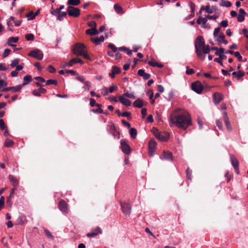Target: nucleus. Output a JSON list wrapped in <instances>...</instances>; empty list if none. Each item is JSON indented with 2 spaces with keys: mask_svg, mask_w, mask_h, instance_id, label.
<instances>
[{
  "mask_svg": "<svg viewBox=\"0 0 248 248\" xmlns=\"http://www.w3.org/2000/svg\"><path fill=\"white\" fill-rule=\"evenodd\" d=\"M170 126L175 124L179 128L186 129L191 124L190 115L184 109H176L170 116Z\"/></svg>",
  "mask_w": 248,
  "mask_h": 248,
  "instance_id": "nucleus-1",
  "label": "nucleus"
},
{
  "mask_svg": "<svg viewBox=\"0 0 248 248\" xmlns=\"http://www.w3.org/2000/svg\"><path fill=\"white\" fill-rule=\"evenodd\" d=\"M204 44L205 42L203 37L201 36H198L195 43V50L197 57L202 60H204L205 58V55H203V53L201 49L204 45Z\"/></svg>",
  "mask_w": 248,
  "mask_h": 248,
  "instance_id": "nucleus-2",
  "label": "nucleus"
},
{
  "mask_svg": "<svg viewBox=\"0 0 248 248\" xmlns=\"http://www.w3.org/2000/svg\"><path fill=\"white\" fill-rule=\"evenodd\" d=\"M85 50L86 46L82 43H78L73 46V52L77 56L81 55Z\"/></svg>",
  "mask_w": 248,
  "mask_h": 248,
  "instance_id": "nucleus-3",
  "label": "nucleus"
},
{
  "mask_svg": "<svg viewBox=\"0 0 248 248\" xmlns=\"http://www.w3.org/2000/svg\"><path fill=\"white\" fill-rule=\"evenodd\" d=\"M224 48L223 47H220L218 51H217L215 53V54L217 56H218V58H217L214 59V61L217 62L219 63V64L222 66L224 67L223 64L222 63V60L226 59V56L224 55Z\"/></svg>",
  "mask_w": 248,
  "mask_h": 248,
  "instance_id": "nucleus-4",
  "label": "nucleus"
},
{
  "mask_svg": "<svg viewBox=\"0 0 248 248\" xmlns=\"http://www.w3.org/2000/svg\"><path fill=\"white\" fill-rule=\"evenodd\" d=\"M28 55L38 60H41L43 59L44 54L41 50L36 48L30 51Z\"/></svg>",
  "mask_w": 248,
  "mask_h": 248,
  "instance_id": "nucleus-5",
  "label": "nucleus"
},
{
  "mask_svg": "<svg viewBox=\"0 0 248 248\" xmlns=\"http://www.w3.org/2000/svg\"><path fill=\"white\" fill-rule=\"evenodd\" d=\"M67 14L70 16L78 17L80 15V10L78 8L70 6L67 8Z\"/></svg>",
  "mask_w": 248,
  "mask_h": 248,
  "instance_id": "nucleus-6",
  "label": "nucleus"
},
{
  "mask_svg": "<svg viewBox=\"0 0 248 248\" xmlns=\"http://www.w3.org/2000/svg\"><path fill=\"white\" fill-rule=\"evenodd\" d=\"M191 89L195 93H201L203 89V86L200 82L196 81L192 84Z\"/></svg>",
  "mask_w": 248,
  "mask_h": 248,
  "instance_id": "nucleus-7",
  "label": "nucleus"
},
{
  "mask_svg": "<svg viewBox=\"0 0 248 248\" xmlns=\"http://www.w3.org/2000/svg\"><path fill=\"white\" fill-rule=\"evenodd\" d=\"M156 143L154 140H151L149 142L148 154L150 157L153 156L156 149Z\"/></svg>",
  "mask_w": 248,
  "mask_h": 248,
  "instance_id": "nucleus-8",
  "label": "nucleus"
},
{
  "mask_svg": "<svg viewBox=\"0 0 248 248\" xmlns=\"http://www.w3.org/2000/svg\"><path fill=\"white\" fill-rule=\"evenodd\" d=\"M121 146L122 152L124 153L126 155H128L130 153V147L124 140H121Z\"/></svg>",
  "mask_w": 248,
  "mask_h": 248,
  "instance_id": "nucleus-9",
  "label": "nucleus"
},
{
  "mask_svg": "<svg viewBox=\"0 0 248 248\" xmlns=\"http://www.w3.org/2000/svg\"><path fill=\"white\" fill-rule=\"evenodd\" d=\"M68 204L64 200H61L59 204V209L63 213H67L68 209Z\"/></svg>",
  "mask_w": 248,
  "mask_h": 248,
  "instance_id": "nucleus-10",
  "label": "nucleus"
},
{
  "mask_svg": "<svg viewBox=\"0 0 248 248\" xmlns=\"http://www.w3.org/2000/svg\"><path fill=\"white\" fill-rule=\"evenodd\" d=\"M121 207L124 214H125V215H129L131 211V206L129 203H122Z\"/></svg>",
  "mask_w": 248,
  "mask_h": 248,
  "instance_id": "nucleus-11",
  "label": "nucleus"
},
{
  "mask_svg": "<svg viewBox=\"0 0 248 248\" xmlns=\"http://www.w3.org/2000/svg\"><path fill=\"white\" fill-rule=\"evenodd\" d=\"M102 233V230L99 227L92 229L91 232L87 234L88 237H94L97 235L99 233Z\"/></svg>",
  "mask_w": 248,
  "mask_h": 248,
  "instance_id": "nucleus-12",
  "label": "nucleus"
},
{
  "mask_svg": "<svg viewBox=\"0 0 248 248\" xmlns=\"http://www.w3.org/2000/svg\"><path fill=\"white\" fill-rule=\"evenodd\" d=\"M119 100L125 106L129 107L131 105V102L123 94L119 97Z\"/></svg>",
  "mask_w": 248,
  "mask_h": 248,
  "instance_id": "nucleus-13",
  "label": "nucleus"
},
{
  "mask_svg": "<svg viewBox=\"0 0 248 248\" xmlns=\"http://www.w3.org/2000/svg\"><path fill=\"white\" fill-rule=\"evenodd\" d=\"M230 159L232 165L234 167V170L237 171L238 172V166H239V162L237 158L233 155H231L230 156Z\"/></svg>",
  "mask_w": 248,
  "mask_h": 248,
  "instance_id": "nucleus-14",
  "label": "nucleus"
},
{
  "mask_svg": "<svg viewBox=\"0 0 248 248\" xmlns=\"http://www.w3.org/2000/svg\"><path fill=\"white\" fill-rule=\"evenodd\" d=\"M223 118L224 121L225 122V124H226L227 129L229 131H231L232 130V126L229 122V118L228 117L227 112H223Z\"/></svg>",
  "mask_w": 248,
  "mask_h": 248,
  "instance_id": "nucleus-15",
  "label": "nucleus"
},
{
  "mask_svg": "<svg viewBox=\"0 0 248 248\" xmlns=\"http://www.w3.org/2000/svg\"><path fill=\"white\" fill-rule=\"evenodd\" d=\"M223 99L222 95L217 92L215 93L213 95V101L215 104H218Z\"/></svg>",
  "mask_w": 248,
  "mask_h": 248,
  "instance_id": "nucleus-16",
  "label": "nucleus"
},
{
  "mask_svg": "<svg viewBox=\"0 0 248 248\" xmlns=\"http://www.w3.org/2000/svg\"><path fill=\"white\" fill-rule=\"evenodd\" d=\"M121 72V69L117 66L112 67V71L109 74V76L112 78H114L116 74H118Z\"/></svg>",
  "mask_w": 248,
  "mask_h": 248,
  "instance_id": "nucleus-17",
  "label": "nucleus"
},
{
  "mask_svg": "<svg viewBox=\"0 0 248 248\" xmlns=\"http://www.w3.org/2000/svg\"><path fill=\"white\" fill-rule=\"evenodd\" d=\"M161 159H165L167 160H172V155L170 152L164 151L162 157H160Z\"/></svg>",
  "mask_w": 248,
  "mask_h": 248,
  "instance_id": "nucleus-18",
  "label": "nucleus"
},
{
  "mask_svg": "<svg viewBox=\"0 0 248 248\" xmlns=\"http://www.w3.org/2000/svg\"><path fill=\"white\" fill-rule=\"evenodd\" d=\"M138 74L139 76L142 77L145 80L149 79L151 77L150 74L145 73L143 69L139 70L138 71Z\"/></svg>",
  "mask_w": 248,
  "mask_h": 248,
  "instance_id": "nucleus-19",
  "label": "nucleus"
},
{
  "mask_svg": "<svg viewBox=\"0 0 248 248\" xmlns=\"http://www.w3.org/2000/svg\"><path fill=\"white\" fill-rule=\"evenodd\" d=\"M8 179L13 186H16L18 185V180L15 176L9 175L8 176Z\"/></svg>",
  "mask_w": 248,
  "mask_h": 248,
  "instance_id": "nucleus-20",
  "label": "nucleus"
},
{
  "mask_svg": "<svg viewBox=\"0 0 248 248\" xmlns=\"http://www.w3.org/2000/svg\"><path fill=\"white\" fill-rule=\"evenodd\" d=\"M77 63H79L81 64H83L84 63V62L79 58H76L72 59L71 60H70V62L67 63V64L68 65V66L71 67L74 64Z\"/></svg>",
  "mask_w": 248,
  "mask_h": 248,
  "instance_id": "nucleus-21",
  "label": "nucleus"
},
{
  "mask_svg": "<svg viewBox=\"0 0 248 248\" xmlns=\"http://www.w3.org/2000/svg\"><path fill=\"white\" fill-rule=\"evenodd\" d=\"M156 138L162 141H167L169 139V135L167 133L160 132Z\"/></svg>",
  "mask_w": 248,
  "mask_h": 248,
  "instance_id": "nucleus-22",
  "label": "nucleus"
},
{
  "mask_svg": "<svg viewBox=\"0 0 248 248\" xmlns=\"http://www.w3.org/2000/svg\"><path fill=\"white\" fill-rule=\"evenodd\" d=\"M18 39H19L17 37H11L10 38H9V39L8 40L7 44L10 46L15 47L16 46V45L13 44L12 43H16L18 41Z\"/></svg>",
  "mask_w": 248,
  "mask_h": 248,
  "instance_id": "nucleus-23",
  "label": "nucleus"
},
{
  "mask_svg": "<svg viewBox=\"0 0 248 248\" xmlns=\"http://www.w3.org/2000/svg\"><path fill=\"white\" fill-rule=\"evenodd\" d=\"M133 105L135 107L141 108L143 106V102L141 100L138 99L133 102Z\"/></svg>",
  "mask_w": 248,
  "mask_h": 248,
  "instance_id": "nucleus-24",
  "label": "nucleus"
},
{
  "mask_svg": "<svg viewBox=\"0 0 248 248\" xmlns=\"http://www.w3.org/2000/svg\"><path fill=\"white\" fill-rule=\"evenodd\" d=\"M32 78L30 75H26L23 78V83L22 84V86H24L28 84L31 81Z\"/></svg>",
  "mask_w": 248,
  "mask_h": 248,
  "instance_id": "nucleus-25",
  "label": "nucleus"
},
{
  "mask_svg": "<svg viewBox=\"0 0 248 248\" xmlns=\"http://www.w3.org/2000/svg\"><path fill=\"white\" fill-rule=\"evenodd\" d=\"M114 9L115 11L118 14H123L124 13V11H123L122 7L119 4H115L114 5Z\"/></svg>",
  "mask_w": 248,
  "mask_h": 248,
  "instance_id": "nucleus-26",
  "label": "nucleus"
},
{
  "mask_svg": "<svg viewBox=\"0 0 248 248\" xmlns=\"http://www.w3.org/2000/svg\"><path fill=\"white\" fill-rule=\"evenodd\" d=\"M104 41V37L103 35L100 36L98 38L92 39V41L94 42L96 45H98L100 43L103 42Z\"/></svg>",
  "mask_w": 248,
  "mask_h": 248,
  "instance_id": "nucleus-27",
  "label": "nucleus"
},
{
  "mask_svg": "<svg viewBox=\"0 0 248 248\" xmlns=\"http://www.w3.org/2000/svg\"><path fill=\"white\" fill-rule=\"evenodd\" d=\"M86 33L87 34H90L91 35H94L97 34L98 33V31L96 29V28H93L86 31Z\"/></svg>",
  "mask_w": 248,
  "mask_h": 248,
  "instance_id": "nucleus-28",
  "label": "nucleus"
},
{
  "mask_svg": "<svg viewBox=\"0 0 248 248\" xmlns=\"http://www.w3.org/2000/svg\"><path fill=\"white\" fill-rule=\"evenodd\" d=\"M245 75V73L244 72H242L240 70L238 71V72H233L232 73V75L233 76L236 77L238 79L240 78L243 76H244Z\"/></svg>",
  "mask_w": 248,
  "mask_h": 248,
  "instance_id": "nucleus-29",
  "label": "nucleus"
},
{
  "mask_svg": "<svg viewBox=\"0 0 248 248\" xmlns=\"http://www.w3.org/2000/svg\"><path fill=\"white\" fill-rule=\"evenodd\" d=\"M148 63L153 67H158L159 68H162L163 66L162 64L154 61H149Z\"/></svg>",
  "mask_w": 248,
  "mask_h": 248,
  "instance_id": "nucleus-30",
  "label": "nucleus"
},
{
  "mask_svg": "<svg viewBox=\"0 0 248 248\" xmlns=\"http://www.w3.org/2000/svg\"><path fill=\"white\" fill-rule=\"evenodd\" d=\"M220 5L222 7H230L232 5L231 2L226 0H221Z\"/></svg>",
  "mask_w": 248,
  "mask_h": 248,
  "instance_id": "nucleus-31",
  "label": "nucleus"
},
{
  "mask_svg": "<svg viewBox=\"0 0 248 248\" xmlns=\"http://www.w3.org/2000/svg\"><path fill=\"white\" fill-rule=\"evenodd\" d=\"M80 0H68L67 4L68 5L77 6L80 3Z\"/></svg>",
  "mask_w": 248,
  "mask_h": 248,
  "instance_id": "nucleus-32",
  "label": "nucleus"
},
{
  "mask_svg": "<svg viewBox=\"0 0 248 248\" xmlns=\"http://www.w3.org/2000/svg\"><path fill=\"white\" fill-rule=\"evenodd\" d=\"M129 134L132 138H136L137 135V130L134 128H131L129 130Z\"/></svg>",
  "mask_w": 248,
  "mask_h": 248,
  "instance_id": "nucleus-33",
  "label": "nucleus"
},
{
  "mask_svg": "<svg viewBox=\"0 0 248 248\" xmlns=\"http://www.w3.org/2000/svg\"><path fill=\"white\" fill-rule=\"evenodd\" d=\"M14 142L13 140L9 139H7L5 141L4 146L7 147H11L14 145Z\"/></svg>",
  "mask_w": 248,
  "mask_h": 248,
  "instance_id": "nucleus-34",
  "label": "nucleus"
},
{
  "mask_svg": "<svg viewBox=\"0 0 248 248\" xmlns=\"http://www.w3.org/2000/svg\"><path fill=\"white\" fill-rule=\"evenodd\" d=\"M202 48L203 53H204L203 55H205V54H209L210 53L211 49L209 45H204Z\"/></svg>",
  "mask_w": 248,
  "mask_h": 248,
  "instance_id": "nucleus-35",
  "label": "nucleus"
},
{
  "mask_svg": "<svg viewBox=\"0 0 248 248\" xmlns=\"http://www.w3.org/2000/svg\"><path fill=\"white\" fill-rule=\"evenodd\" d=\"M67 15V13L65 12H60V13H59L58 14V16L57 17V19L60 20V21H62L63 19V17H65Z\"/></svg>",
  "mask_w": 248,
  "mask_h": 248,
  "instance_id": "nucleus-36",
  "label": "nucleus"
},
{
  "mask_svg": "<svg viewBox=\"0 0 248 248\" xmlns=\"http://www.w3.org/2000/svg\"><path fill=\"white\" fill-rule=\"evenodd\" d=\"M225 38V35L223 33L221 32L220 33L217 39V41L218 43V44H220L222 43L223 40Z\"/></svg>",
  "mask_w": 248,
  "mask_h": 248,
  "instance_id": "nucleus-37",
  "label": "nucleus"
},
{
  "mask_svg": "<svg viewBox=\"0 0 248 248\" xmlns=\"http://www.w3.org/2000/svg\"><path fill=\"white\" fill-rule=\"evenodd\" d=\"M123 95H124V96H125L126 97H128L131 99H135L136 98L133 93L126 92L123 93Z\"/></svg>",
  "mask_w": 248,
  "mask_h": 248,
  "instance_id": "nucleus-38",
  "label": "nucleus"
},
{
  "mask_svg": "<svg viewBox=\"0 0 248 248\" xmlns=\"http://www.w3.org/2000/svg\"><path fill=\"white\" fill-rule=\"evenodd\" d=\"M19 59H15L14 60H13L12 62H11V66L12 67H16V66H17L19 64Z\"/></svg>",
  "mask_w": 248,
  "mask_h": 248,
  "instance_id": "nucleus-39",
  "label": "nucleus"
},
{
  "mask_svg": "<svg viewBox=\"0 0 248 248\" xmlns=\"http://www.w3.org/2000/svg\"><path fill=\"white\" fill-rule=\"evenodd\" d=\"M27 17L28 18V20H33L35 17V15L33 11H31L27 14Z\"/></svg>",
  "mask_w": 248,
  "mask_h": 248,
  "instance_id": "nucleus-40",
  "label": "nucleus"
},
{
  "mask_svg": "<svg viewBox=\"0 0 248 248\" xmlns=\"http://www.w3.org/2000/svg\"><path fill=\"white\" fill-rule=\"evenodd\" d=\"M58 81L56 79H49L46 81V85H49L50 84L57 85Z\"/></svg>",
  "mask_w": 248,
  "mask_h": 248,
  "instance_id": "nucleus-41",
  "label": "nucleus"
},
{
  "mask_svg": "<svg viewBox=\"0 0 248 248\" xmlns=\"http://www.w3.org/2000/svg\"><path fill=\"white\" fill-rule=\"evenodd\" d=\"M25 38L28 41H33L34 39V37L33 34L29 33L25 35Z\"/></svg>",
  "mask_w": 248,
  "mask_h": 248,
  "instance_id": "nucleus-42",
  "label": "nucleus"
},
{
  "mask_svg": "<svg viewBox=\"0 0 248 248\" xmlns=\"http://www.w3.org/2000/svg\"><path fill=\"white\" fill-rule=\"evenodd\" d=\"M108 47L111 49L112 51L114 53L117 52V50H118V48H117L113 44L111 43L108 45Z\"/></svg>",
  "mask_w": 248,
  "mask_h": 248,
  "instance_id": "nucleus-43",
  "label": "nucleus"
},
{
  "mask_svg": "<svg viewBox=\"0 0 248 248\" xmlns=\"http://www.w3.org/2000/svg\"><path fill=\"white\" fill-rule=\"evenodd\" d=\"M23 87V86H22V84L19 85H17L16 86L12 87V90L14 92H16L20 91Z\"/></svg>",
  "mask_w": 248,
  "mask_h": 248,
  "instance_id": "nucleus-44",
  "label": "nucleus"
},
{
  "mask_svg": "<svg viewBox=\"0 0 248 248\" xmlns=\"http://www.w3.org/2000/svg\"><path fill=\"white\" fill-rule=\"evenodd\" d=\"M44 232H45V233L46 234V235L47 237V238L51 239H53L54 236L52 235V234L50 232H49L47 229H45L44 230Z\"/></svg>",
  "mask_w": 248,
  "mask_h": 248,
  "instance_id": "nucleus-45",
  "label": "nucleus"
},
{
  "mask_svg": "<svg viewBox=\"0 0 248 248\" xmlns=\"http://www.w3.org/2000/svg\"><path fill=\"white\" fill-rule=\"evenodd\" d=\"M7 128V127L4 123V121L2 119L0 120V129L1 130H3Z\"/></svg>",
  "mask_w": 248,
  "mask_h": 248,
  "instance_id": "nucleus-46",
  "label": "nucleus"
},
{
  "mask_svg": "<svg viewBox=\"0 0 248 248\" xmlns=\"http://www.w3.org/2000/svg\"><path fill=\"white\" fill-rule=\"evenodd\" d=\"M152 132L153 133V134H154V135L157 138V137L158 136V135L159 134V133H160V132H159L158 131V130L157 129H156V128H152Z\"/></svg>",
  "mask_w": 248,
  "mask_h": 248,
  "instance_id": "nucleus-47",
  "label": "nucleus"
},
{
  "mask_svg": "<svg viewBox=\"0 0 248 248\" xmlns=\"http://www.w3.org/2000/svg\"><path fill=\"white\" fill-rule=\"evenodd\" d=\"M186 174L187 179L189 180H191V171L190 170L189 168H188L186 170Z\"/></svg>",
  "mask_w": 248,
  "mask_h": 248,
  "instance_id": "nucleus-48",
  "label": "nucleus"
},
{
  "mask_svg": "<svg viewBox=\"0 0 248 248\" xmlns=\"http://www.w3.org/2000/svg\"><path fill=\"white\" fill-rule=\"evenodd\" d=\"M84 85L85 86L83 88H84V89L87 91H89L91 88L90 82L88 81H86L85 82H84Z\"/></svg>",
  "mask_w": 248,
  "mask_h": 248,
  "instance_id": "nucleus-49",
  "label": "nucleus"
},
{
  "mask_svg": "<svg viewBox=\"0 0 248 248\" xmlns=\"http://www.w3.org/2000/svg\"><path fill=\"white\" fill-rule=\"evenodd\" d=\"M234 55L235 57L237 58L239 61H242V57L241 56L240 53L238 51L234 52Z\"/></svg>",
  "mask_w": 248,
  "mask_h": 248,
  "instance_id": "nucleus-50",
  "label": "nucleus"
},
{
  "mask_svg": "<svg viewBox=\"0 0 248 248\" xmlns=\"http://www.w3.org/2000/svg\"><path fill=\"white\" fill-rule=\"evenodd\" d=\"M10 52H11V50L10 49L6 48L4 50V52L2 54L3 57L5 58V57H7L9 55V54H10Z\"/></svg>",
  "mask_w": 248,
  "mask_h": 248,
  "instance_id": "nucleus-51",
  "label": "nucleus"
},
{
  "mask_svg": "<svg viewBox=\"0 0 248 248\" xmlns=\"http://www.w3.org/2000/svg\"><path fill=\"white\" fill-rule=\"evenodd\" d=\"M220 29L219 27L216 28L215 29L214 31L213 32V36L214 37H216L218 35V34L220 31Z\"/></svg>",
  "mask_w": 248,
  "mask_h": 248,
  "instance_id": "nucleus-52",
  "label": "nucleus"
},
{
  "mask_svg": "<svg viewBox=\"0 0 248 248\" xmlns=\"http://www.w3.org/2000/svg\"><path fill=\"white\" fill-rule=\"evenodd\" d=\"M4 198L3 196H1L0 198V210L4 206Z\"/></svg>",
  "mask_w": 248,
  "mask_h": 248,
  "instance_id": "nucleus-53",
  "label": "nucleus"
},
{
  "mask_svg": "<svg viewBox=\"0 0 248 248\" xmlns=\"http://www.w3.org/2000/svg\"><path fill=\"white\" fill-rule=\"evenodd\" d=\"M92 111H93L94 113H100V114H102V113H104L103 110L101 108H98L97 109H93L92 110Z\"/></svg>",
  "mask_w": 248,
  "mask_h": 248,
  "instance_id": "nucleus-54",
  "label": "nucleus"
},
{
  "mask_svg": "<svg viewBox=\"0 0 248 248\" xmlns=\"http://www.w3.org/2000/svg\"><path fill=\"white\" fill-rule=\"evenodd\" d=\"M47 69L49 72H50V73H54L56 72L55 68L51 65L48 66Z\"/></svg>",
  "mask_w": 248,
  "mask_h": 248,
  "instance_id": "nucleus-55",
  "label": "nucleus"
},
{
  "mask_svg": "<svg viewBox=\"0 0 248 248\" xmlns=\"http://www.w3.org/2000/svg\"><path fill=\"white\" fill-rule=\"evenodd\" d=\"M88 25L89 27H92V28H96V24L95 21H92L89 22L88 23Z\"/></svg>",
  "mask_w": 248,
  "mask_h": 248,
  "instance_id": "nucleus-56",
  "label": "nucleus"
},
{
  "mask_svg": "<svg viewBox=\"0 0 248 248\" xmlns=\"http://www.w3.org/2000/svg\"><path fill=\"white\" fill-rule=\"evenodd\" d=\"M81 56H82L85 59H86L87 60H91V58L89 57V56L88 55V54H87L86 50L84 51V52L83 53V54H81Z\"/></svg>",
  "mask_w": 248,
  "mask_h": 248,
  "instance_id": "nucleus-57",
  "label": "nucleus"
},
{
  "mask_svg": "<svg viewBox=\"0 0 248 248\" xmlns=\"http://www.w3.org/2000/svg\"><path fill=\"white\" fill-rule=\"evenodd\" d=\"M50 12L51 14L53 15H58L59 13H60V11H59L58 8L54 9L52 8V10Z\"/></svg>",
  "mask_w": 248,
  "mask_h": 248,
  "instance_id": "nucleus-58",
  "label": "nucleus"
},
{
  "mask_svg": "<svg viewBox=\"0 0 248 248\" xmlns=\"http://www.w3.org/2000/svg\"><path fill=\"white\" fill-rule=\"evenodd\" d=\"M216 124L219 129H222V124L221 121L218 120H216Z\"/></svg>",
  "mask_w": 248,
  "mask_h": 248,
  "instance_id": "nucleus-59",
  "label": "nucleus"
},
{
  "mask_svg": "<svg viewBox=\"0 0 248 248\" xmlns=\"http://www.w3.org/2000/svg\"><path fill=\"white\" fill-rule=\"evenodd\" d=\"M220 25H221V26H222L224 28L227 27L228 25V21L226 20L222 21L220 22Z\"/></svg>",
  "mask_w": 248,
  "mask_h": 248,
  "instance_id": "nucleus-60",
  "label": "nucleus"
},
{
  "mask_svg": "<svg viewBox=\"0 0 248 248\" xmlns=\"http://www.w3.org/2000/svg\"><path fill=\"white\" fill-rule=\"evenodd\" d=\"M245 17L244 15L239 14L237 16V20L238 22H242L244 20Z\"/></svg>",
  "mask_w": 248,
  "mask_h": 248,
  "instance_id": "nucleus-61",
  "label": "nucleus"
},
{
  "mask_svg": "<svg viewBox=\"0 0 248 248\" xmlns=\"http://www.w3.org/2000/svg\"><path fill=\"white\" fill-rule=\"evenodd\" d=\"M121 116L122 117H126L129 118L131 116V113L129 112H124L122 113Z\"/></svg>",
  "mask_w": 248,
  "mask_h": 248,
  "instance_id": "nucleus-62",
  "label": "nucleus"
},
{
  "mask_svg": "<svg viewBox=\"0 0 248 248\" xmlns=\"http://www.w3.org/2000/svg\"><path fill=\"white\" fill-rule=\"evenodd\" d=\"M7 25L8 26V30L10 31H12L13 30V26L10 22V20H8L7 22Z\"/></svg>",
  "mask_w": 248,
  "mask_h": 248,
  "instance_id": "nucleus-63",
  "label": "nucleus"
},
{
  "mask_svg": "<svg viewBox=\"0 0 248 248\" xmlns=\"http://www.w3.org/2000/svg\"><path fill=\"white\" fill-rule=\"evenodd\" d=\"M122 124L125 125V126L127 127L128 128H130V126H131V124L130 123H129L128 122H126L125 120H123L122 121Z\"/></svg>",
  "mask_w": 248,
  "mask_h": 248,
  "instance_id": "nucleus-64",
  "label": "nucleus"
}]
</instances>
